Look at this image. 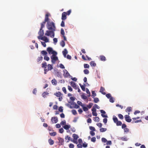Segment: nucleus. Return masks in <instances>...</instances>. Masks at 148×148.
<instances>
[{
	"label": "nucleus",
	"instance_id": "a878e982",
	"mask_svg": "<svg viewBox=\"0 0 148 148\" xmlns=\"http://www.w3.org/2000/svg\"><path fill=\"white\" fill-rule=\"evenodd\" d=\"M49 143L50 145H53L54 143V141L51 139H50L48 140Z\"/></svg>",
	"mask_w": 148,
	"mask_h": 148
},
{
	"label": "nucleus",
	"instance_id": "f3484780",
	"mask_svg": "<svg viewBox=\"0 0 148 148\" xmlns=\"http://www.w3.org/2000/svg\"><path fill=\"white\" fill-rule=\"evenodd\" d=\"M62 53L64 57L66 58V55L68 53V51L66 49H64V51H63Z\"/></svg>",
	"mask_w": 148,
	"mask_h": 148
},
{
	"label": "nucleus",
	"instance_id": "20e7f679",
	"mask_svg": "<svg viewBox=\"0 0 148 148\" xmlns=\"http://www.w3.org/2000/svg\"><path fill=\"white\" fill-rule=\"evenodd\" d=\"M56 54H53L51 56V61L53 64H55L56 61L58 60V57L56 56Z\"/></svg>",
	"mask_w": 148,
	"mask_h": 148
},
{
	"label": "nucleus",
	"instance_id": "7ed1b4c3",
	"mask_svg": "<svg viewBox=\"0 0 148 148\" xmlns=\"http://www.w3.org/2000/svg\"><path fill=\"white\" fill-rule=\"evenodd\" d=\"M54 95L56 97H59L58 100L60 101H61L62 100L63 94L61 92H56L54 93Z\"/></svg>",
	"mask_w": 148,
	"mask_h": 148
},
{
	"label": "nucleus",
	"instance_id": "cd10ccee",
	"mask_svg": "<svg viewBox=\"0 0 148 148\" xmlns=\"http://www.w3.org/2000/svg\"><path fill=\"white\" fill-rule=\"evenodd\" d=\"M131 110L132 108L131 107H127L125 110V111L127 112H130L131 111Z\"/></svg>",
	"mask_w": 148,
	"mask_h": 148
},
{
	"label": "nucleus",
	"instance_id": "a18cd8bd",
	"mask_svg": "<svg viewBox=\"0 0 148 148\" xmlns=\"http://www.w3.org/2000/svg\"><path fill=\"white\" fill-rule=\"evenodd\" d=\"M86 92L88 94V96L90 97V93L88 89V88H86Z\"/></svg>",
	"mask_w": 148,
	"mask_h": 148
},
{
	"label": "nucleus",
	"instance_id": "2f4dec72",
	"mask_svg": "<svg viewBox=\"0 0 148 148\" xmlns=\"http://www.w3.org/2000/svg\"><path fill=\"white\" fill-rule=\"evenodd\" d=\"M92 97L93 98H94L95 96H96V94L95 93V91H92Z\"/></svg>",
	"mask_w": 148,
	"mask_h": 148
},
{
	"label": "nucleus",
	"instance_id": "0eeeda50",
	"mask_svg": "<svg viewBox=\"0 0 148 148\" xmlns=\"http://www.w3.org/2000/svg\"><path fill=\"white\" fill-rule=\"evenodd\" d=\"M130 113H128V114H129ZM125 121L127 122H130L132 121L131 119L130 118V116L129 115H126L125 116Z\"/></svg>",
	"mask_w": 148,
	"mask_h": 148
},
{
	"label": "nucleus",
	"instance_id": "774afa93",
	"mask_svg": "<svg viewBox=\"0 0 148 148\" xmlns=\"http://www.w3.org/2000/svg\"><path fill=\"white\" fill-rule=\"evenodd\" d=\"M109 101L111 103H113L114 101L113 98L112 97L110 98Z\"/></svg>",
	"mask_w": 148,
	"mask_h": 148
},
{
	"label": "nucleus",
	"instance_id": "79ce46f5",
	"mask_svg": "<svg viewBox=\"0 0 148 148\" xmlns=\"http://www.w3.org/2000/svg\"><path fill=\"white\" fill-rule=\"evenodd\" d=\"M50 134L51 136H54L56 135V132H53L50 133Z\"/></svg>",
	"mask_w": 148,
	"mask_h": 148
},
{
	"label": "nucleus",
	"instance_id": "5fc2aeb1",
	"mask_svg": "<svg viewBox=\"0 0 148 148\" xmlns=\"http://www.w3.org/2000/svg\"><path fill=\"white\" fill-rule=\"evenodd\" d=\"M89 128H90V129L92 131H95V128L93 127L90 126Z\"/></svg>",
	"mask_w": 148,
	"mask_h": 148
},
{
	"label": "nucleus",
	"instance_id": "aec40b11",
	"mask_svg": "<svg viewBox=\"0 0 148 148\" xmlns=\"http://www.w3.org/2000/svg\"><path fill=\"white\" fill-rule=\"evenodd\" d=\"M71 104L72 105H75V106L74 107L75 108H78L79 107V106L77 105L76 103H75L74 102H72V103H71Z\"/></svg>",
	"mask_w": 148,
	"mask_h": 148
},
{
	"label": "nucleus",
	"instance_id": "6ab92c4d",
	"mask_svg": "<svg viewBox=\"0 0 148 148\" xmlns=\"http://www.w3.org/2000/svg\"><path fill=\"white\" fill-rule=\"evenodd\" d=\"M58 139L59 141V142L61 143V145L63 144L64 140L63 139L60 137H58Z\"/></svg>",
	"mask_w": 148,
	"mask_h": 148
},
{
	"label": "nucleus",
	"instance_id": "4468645a",
	"mask_svg": "<svg viewBox=\"0 0 148 148\" xmlns=\"http://www.w3.org/2000/svg\"><path fill=\"white\" fill-rule=\"evenodd\" d=\"M99 57L101 60L103 61H105L106 60V58L104 56L101 55Z\"/></svg>",
	"mask_w": 148,
	"mask_h": 148
},
{
	"label": "nucleus",
	"instance_id": "338daca9",
	"mask_svg": "<svg viewBox=\"0 0 148 148\" xmlns=\"http://www.w3.org/2000/svg\"><path fill=\"white\" fill-rule=\"evenodd\" d=\"M74 145L72 143H71L69 145V147L70 148H73L74 147Z\"/></svg>",
	"mask_w": 148,
	"mask_h": 148
},
{
	"label": "nucleus",
	"instance_id": "6e6552de",
	"mask_svg": "<svg viewBox=\"0 0 148 148\" xmlns=\"http://www.w3.org/2000/svg\"><path fill=\"white\" fill-rule=\"evenodd\" d=\"M51 120L52 123H56L58 121V118L57 117H52Z\"/></svg>",
	"mask_w": 148,
	"mask_h": 148
},
{
	"label": "nucleus",
	"instance_id": "473e14b6",
	"mask_svg": "<svg viewBox=\"0 0 148 148\" xmlns=\"http://www.w3.org/2000/svg\"><path fill=\"white\" fill-rule=\"evenodd\" d=\"M93 105V103H89V104L88 105H87L86 106L88 108L90 109V108Z\"/></svg>",
	"mask_w": 148,
	"mask_h": 148
},
{
	"label": "nucleus",
	"instance_id": "ea45409f",
	"mask_svg": "<svg viewBox=\"0 0 148 148\" xmlns=\"http://www.w3.org/2000/svg\"><path fill=\"white\" fill-rule=\"evenodd\" d=\"M120 139L123 141H127L128 140L127 138L126 137H121Z\"/></svg>",
	"mask_w": 148,
	"mask_h": 148
},
{
	"label": "nucleus",
	"instance_id": "bb28decb",
	"mask_svg": "<svg viewBox=\"0 0 148 148\" xmlns=\"http://www.w3.org/2000/svg\"><path fill=\"white\" fill-rule=\"evenodd\" d=\"M99 130L101 132H103L106 131L107 130V129L106 128L101 127L100 129Z\"/></svg>",
	"mask_w": 148,
	"mask_h": 148
},
{
	"label": "nucleus",
	"instance_id": "412c9836",
	"mask_svg": "<svg viewBox=\"0 0 148 148\" xmlns=\"http://www.w3.org/2000/svg\"><path fill=\"white\" fill-rule=\"evenodd\" d=\"M90 64L91 66H95L96 65V64L94 61H92L90 62Z\"/></svg>",
	"mask_w": 148,
	"mask_h": 148
},
{
	"label": "nucleus",
	"instance_id": "393cba45",
	"mask_svg": "<svg viewBox=\"0 0 148 148\" xmlns=\"http://www.w3.org/2000/svg\"><path fill=\"white\" fill-rule=\"evenodd\" d=\"M113 119L114 122L115 123L118 121L117 118L115 116H113Z\"/></svg>",
	"mask_w": 148,
	"mask_h": 148
},
{
	"label": "nucleus",
	"instance_id": "b1692460",
	"mask_svg": "<svg viewBox=\"0 0 148 148\" xmlns=\"http://www.w3.org/2000/svg\"><path fill=\"white\" fill-rule=\"evenodd\" d=\"M73 139L76 140H77L78 138H79L78 135L75 134H73Z\"/></svg>",
	"mask_w": 148,
	"mask_h": 148
},
{
	"label": "nucleus",
	"instance_id": "ddd939ff",
	"mask_svg": "<svg viewBox=\"0 0 148 148\" xmlns=\"http://www.w3.org/2000/svg\"><path fill=\"white\" fill-rule=\"evenodd\" d=\"M64 75L65 77H68L70 75L69 73L66 70H64Z\"/></svg>",
	"mask_w": 148,
	"mask_h": 148
},
{
	"label": "nucleus",
	"instance_id": "1a4fd4ad",
	"mask_svg": "<svg viewBox=\"0 0 148 148\" xmlns=\"http://www.w3.org/2000/svg\"><path fill=\"white\" fill-rule=\"evenodd\" d=\"M67 13L66 12H63L62 14V19L65 20L66 18Z\"/></svg>",
	"mask_w": 148,
	"mask_h": 148
},
{
	"label": "nucleus",
	"instance_id": "e433bc0d",
	"mask_svg": "<svg viewBox=\"0 0 148 148\" xmlns=\"http://www.w3.org/2000/svg\"><path fill=\"white\" fill-rule=\"evenodd\" d=\"M41 53L43 55H45V56L47 55V52L45 51H41Z\"/></svg>",
	"mask_w": 148,
	"mask_h": 148
},
{
	"label": "nucleus",
	"instance_id": "8fccbe9b",
	"mask_svg": "<svg viewBox=\"0 0 148 148\" xmlns=\"http://www.w3.org/2000/svg\"><path fill=\"white\" fill-rule=\"evenodd\" d=\"M61 34L62 35H63V36L64 35L65 33L64 32V29L63 28H62L61 29Z\"/></svg>",
	"mask_w": 148,
	"mask_h": 148
},
{
	"label": "nucleus",
	"instance_id": "9d476101",
	"mask_svg": "<svg viewBox=\"0 0 148 148\" xmlns=\"http://www.w3.org/2000/svg\"><path fill=\"white\" fill-rule=\"evenodd\" d=\"M38 34L39 36H38L42 37L44 34V30L42 29H40L39 32H38Z\"/></svg>",
	"mask_w": 148,
	"mask_h": 148
},
{
	"label": "nucleus",
	"instance_id": "4be33fe9",
	"mask_svg": "<svg viewBox=\"0 0 148 148\" xmlns=\"http://www.w3.org/2000/svg\"><path fill=\"white\" fill-rule=\"evenodd\" d=\"M52 84L53 85H56L57 84V81L55 79H53L51 81Z\"/></svg>",
	"mask_w": 148,
	"mask_h": 148
},
{
	"label": "nucleus",
	"instance_id": "37998d69",
	"mask_svg": "<svg viewBox=\"0 0 148 148\" xmlns=\"http://www.w3.org/2000/svg\"><path fill=\"white\" fill-rule=\"evenodd\" d=\"M82 107L83 108V110L84 111L86 112L88 110V108H87V107H85L84 106H83V107Z\"/></svg>",
	"mask_w": 148,
	"mask_h": 148
},
{
	"label": "nucleus",
	"instance_id": "f257e3e1",
	"mask_svg": "<svg viewBox=\"0 0 148 148\" xmlns=\"http://www.w3.org/2000/svg\"><path fill=\"white\" fill-rule=\"evenodd\" d=\"M47 27L49 30H56V27L54 23L53 22H48L47 23Z\"/></svg>",
	"mask_w": 148,
	"mask_h": 148
},
{
	"label": "nucleus",
	"instance_id": "423d86ee",
	"mask_svg": "<svg viewBox=\"0 0 148 148\" xmlns=\"http://www.w3.org/2000/svg\"><path fill=\"white\" fill-rule=\"evenodd\" d=\"M38 39L39 40H41L44 41H45V42H49V40L47 37L45 36H42L41 37L40 36H38Z\"/></svg>",
	"mask_w": 148,
	"mask_h": 148
},
{
	"label": "nucleus",
	"instance_id": "4c0bfd02",
	"mask_svg": "<svg viewBox=\"0 0 148 148\" xmlns=\"http://www.w3.org/2000/svg\"><path fill=\"white\" fill-rule=\"evenodd\" d=\"M60 45L62 47H63L65 45V43L64 40H62L60 42Z\"/></svg>",
	"mask_w": 148,
	"mask_h": 148
},
{
	"label": "nucleus",
	"instance_id": "f03ea898",
	"mask_svg": "<svg viewBox=\"0 0 148 148\" xmlns=\"http://www.w3.org/2000/svg\"><path fill=\"white\" fill-rule=\"evenodd\" d=\"M55 31L53 30H47L46 32L45 35L47 36H50L51 38H53L54 37Z\"/></svg>",
	"mask_w": 148,
	"mask_h": 148
},
{
	"label": "nucleus",
	"instance_id": "6e6d98bb",
	"mask_svg": "<svg viewBox=\"0 0 148 148\" xmlns=\"http://www.w3.org/2000/svg\"><path fill=\"white\" fill-rule=\"evenodd\" d=\"M106 96L108 99L110 98H111L112 97L110 93H108V94H106Z\"/></svg>",
	"mask_w": 148,
	"mask_h": 148
},
{
	"label": "nucleus",
	"instance_id": "c9c22d12",
	"mask_svg": "<svg viewBox=\"0 0 148 148\" xmlns=\"http://www.w3.org/2000/svg\"><path fill=\"white\" fill-rule=\"evenodd\" d=\"M94 101L95 103H97L99 101V99L98 98L94 97Z\"/></svg>",
	"mask_w": 148,
	"mask_h": 148
},
{
	"label": "nucleus",
	"instance_id": "bf43d9fd",
	"mask_svg": "<svg viewBox=\"0 0 148 148\" xmlns=\"http://www.w3.org/2000/svg\"><path fill=\"white\" fill-rule=\"evenodd\" d=\"M122 128L123 129H124L125 128H126L127 125L125 124H122Z\"/></svg>",
	"mask_w": 148,
	"mask_h": 148
},
{
	"label": "nucleus",
	"instance_id": "f704fd0d",
	"mask_svg": "<svg viewBox=\"0 0 148 148\" xmlns=\"http://www.w3.org/2000/svg\"><path fill=\"white\" fill-rule=\"evenodd\" d=\"M116 125L117 126H121L122 124V123L120 121H118L116 123Z\"/></svg>",
	"mask_w": 148,
	"mask_h": 148
},
{
	"label": "nucleus",
	"instance_id": "4d7b16f0",
	"mask_svg": "<svg viewBox=\"0 0 148 148\" xmlns=\"http://www.w3.org/2000/svg\"><path fill=\"white\" fill-rule=\"evenodd\" d=\"M101 140L102 141L103 143H106L107 141L106 139L104 138H102Z\"/></svg>",
	"mask_w": 148,
	"mask_h": 148
},
{
	"label": "nucleus",
	"instance_id": "f8f14e48",
	"mask_svg": "<svg viewBox=\"0 0 148 148\" xmlns=\"http://www.w3.org/2000/svg\"><path fill=\"white\" fill-rule=\"evenodd\" d=\"M105 89L104 88L101 86V87L100 92H101L102 94L105 95L106 94V93L104 92L105 91Z\"/></svg>",
	"mask_w": 148,
	"mask_h": 148
},
{
	"label": "nucleus",
	"instance_id": "3c124183",
	"mask_svg": "<svg viewBox=\"0 0 148 148\" xmlns=\"http://www.w3.org/2000/svg\"><path fill=\"white\" fill-rule=\"evenodd\" d=\"M84 67L85 68H88L89 67V65L88 64H84Z\"/></svg>",
	"mask_w": 148,
	"mask_h": 148
},
{
	"label": "nucleus",
	"instance_id": "09e8293b",
	"mask_svg": "<svg viewBox=\"0 0 148 148\" xmlns=\"http://www.w3.org/2000/svg\"><path fill=\"white\" fill-rule=\"evenodd\" d=\"M44 59L45 60L48 61L49 60V57L47 56L46 55L44 56Z\"/></svg>",
	"mask_w": 148,
	"mask_h": 148
},
{
	"label": "nucleus",
	"instance_id": "c756f323",
	"mask_svg": "<svg viewBox=\"0 0 148 148\" xmlns=\"http://www.w3.org/2000/svg\"><path fill=\"white\" fill-rule=\"evenodd\" d=\"M47 66H48L47 70L48 71L51 70L53 69L52 66L50 64H48V65Z\"/></svg>",
	"mask_w": 148,
	"mask_h": 148
},
{
	"label": "nucleus",
	"instance_id": "dca6fc26",
	"mask_svg": "<svg viewBox=\"0 0 148 148\" xmlns=\"http://www.w3.org/2000/svg\"><path fill=\"white\" fill-rule=\"evenodd\" d=\"M49 17V14H47L45 15V18L44 20V21H45V22H47V23L48 22H49V18H48Z\"/></svg>",
	"mask_w": 148,
	"mask_h": 148
},
{
	"label": "nucleus",
	"instance_id": "a19ab883",
	"mask_svg": "<svg viewBox=\"0 0 148 148\" xmlns=\"http://www.w3.org/2000/svg\"><path fill=\"white\" fill-rule=\"evenodd\" d=\"M81 97L82 99H87V97L84 94H83L81 95Z\"/></svg>",
	"mask_w": 148,
	"mask_h": 148
},
{
	"label": "nucleus",
	"instance_id": "e2e57ef3",
	"mask_svg": "<svg viewBox=\"0 0 148 148\" xmlns=\"http://www.w3.org/2000/svg\"><path fill=\"white\" fill-rule=\"evenodd\" d=\"M96 138L95 137H93L91 138V141L92 142H95L96 141Z\"/></svg>",
	"mask_w": 148,
	"mask_h": 148
},
{
	"label": "nucleus",
	"instance_id": "69168bd1",
	"mask_svg": "<svg viewBox=\"0 0 148 148\" xmlns=\"http://www.w3.org/2000/svg\"><path fill=\"white\" fill-rule=\"evenodd\" d=\"M87 122L88 123H91L92 122V120L90 118H88L87 119Z\"/></svg>",
	"mask_w": 148,
	"mask_h": 148
},
{
	"label": "nucleus",
	"instance_id": "680f3d73",
	"mask_svg": "<svg viewBox=\"0 0 148 148\" xmlns=\"http://www.w3.org/2000/svg\"><path fill=\"white\" fill-rule=\"evenodd\" d=\"M62 90L63 92L65 93L66 94V88L65 87H63L62 88Z\"/></svg>",
	"mask_w": 148,
	"mask_h": 148
},
{
	"label": "nucleus",
	"instance_id": "0e129e2a",
	"mask_svg": "<svg viewBox=\"0 0 148 148\" xmlns=\"http://www.w3.org/2000/svg\"><path fill=\"white\" fill-rule=\"evenodd\" d=\"M53 41L54 43L55 44H56V43L58 41L57 38H54L53 39Z\"/></svg>",
	"mask_w": 148,
	"mask_h": 148
},
{
	"label": "nucleus",
	"instance_id": "7c9ffc66",
	"mask_svg": "<svg viewBox=\"0 0 148 148\" xmlns=\"http://www.w3.org/2000/svg\"><path fill=\"white\" fill-rule=\"evenodd\" d=\"M49 93L47 92H44L42 94V96L45 98L46 97V95H48Z\"/></svg>",
	"mask_w": 148,
	"mask_h": 148
},
{
	"label": "nucleus",
	"instance_id": "39448f33",
	"mask_svg": "<svg viewBox=\"0 0 148 148\" xmlns=\"http://www.w3.org/2000/svg\"><path fill=\"white\" fill-rule=\"evenodd\" d=\"M47 51L49 54H57V53L56 51H53L51 47H49L47 48Z\"/></svg>",
	"mask_w": 148,
	"mask_h": 148
},
{
	"label": "nucleus",
	"instance_id": "9b49d317",
	"mask_svg": "<svg viewBox=\"0 0 148 148\" xmlns=\"http://www.w3.org/2000/svg\"><path fill=\"white\" fill-rule=\"evenodd\" d=\"M100 112L101 113H102L101 115L102 116V117L104 118H106L108 117V116H107V115H104L103 114H106V113L105 111L103 110H101Z\"/></svg>",
	"mask_w": 148,
	"mask_h": 148
},
{
	"label": "nucleus",
	"instance_id": "72a5a7b5",
	"mask_svg": "<svg viewBox=\"0 0 148 148\" xmlns=\"http://www.w3.org/2000/svg\"><path fill=\"white\" fill-rule=\"evenodd\" d=\"M42 68H44L45 69H46L47 67V63L46 62H44L42 63Z\"/></svg>",
	"mask_w": 148,
	"mask_h": 148
},
{
	"label": "nucleus",
	"instance_id": "13d9d810",
	"mask_svg": "<svg viewBox=\"0 0 148 148\" xmlns=\"http://www.w3.org/2000/svg\"><path fill=\"white\" fill-rule=\"evenodd\" d=\"M66 121L65 120L62 121L60 123V124L62 125H64L66 124Z\"/></svg>",
	"mask_w": 148,
	"mask_h": 148
},
{
	"label": "nucleus",
	"instance_id": "052dcab7",
	"mask_svg": "<svg viewBox=\"0 0 148 148\" xmlns=\"http://www.w3.org/2000/svg\"><path fill=\"white\" fill-rule=\"evenodd\" d=\"M64 130L63 128H61L59 130V132L61 133H62L63 132Z\"/></svg>",
	"mask_w": 148,
	"mask_h": 148
},
{
	"label": "nucleus",
	"instance_id": "de8ad7c7",
	"mask_svg": "<svg viewBox=\"0 0 148 148\" xmlns=\"http://www.w3.org/2000/svg\"><path fill=\"white\" fill-rule=\"evenodd\" d=\"M94 120L95 121L99 122V118L98 117H95Z\"/></svg>",
	"mask_w": 148,
	"mask_h": 148
},
{
	"label": "nucleus",
	"instance_id": "c03bdc74",
	"mask_svg": "<svg viewBox=\"0 0 148 148\" xmlns=\"http://www.w3.org/2000/svg\"><path fill=\"white\" fill-rule=\"evenodd\" d=\"M84 72L85 74H88L89 73V71L87 69L84 70Z\"/></svg>",
	"mask_w": 148,
	"mask_h": 148
},
{
	"label": "nucleus",
	"instance_id": "603ef678",
	"mask_svg": "<svg viewBox=\"0 0 148 148\" xmlns=\"http://www.w3.org/2000/svg\"><path fill=\"white\" fill-rule=\"evenodd\" d=\"M119 117L121 119H123V115L121 114H118Z\"/></svg>",
	"mask_w": 148,
	"mask_h": 148
},
{
	"label": "nucleus",
	"instance_id": "5701e85b",
	"mask_svg": "<svg viewBox=\"0 0 148 148\" xmlns=\"http://www.w3.org/2000/svg\"><path fill=\"white\" fill-rule=\"evenodd\" d=\"M79 85L81 87L83 91H85V85L84 84V85H82L81 84H79Z\"/></svg>",
	"mask_w": 148,
	"mask_h": 148
},
{
	"label": "nucleus",
	"instance_id": "864d4df0",
	"mask_svg": "<svg viewBox=\"0 0 148 148\" xmlns=\"http://www.w3.org/2000/svg\"><path fill=\"white\" fill-rule=\"evenodd\" d=\"M77 103L79 105L81 106L82 107H83L84 106L83 104L82 103V102L79 101H77Z\"/></svg>",
	"mask_w": 148,
	"mask_h": 148
},
{
	"label": "nucleus",
	"instance_id": "c85d7f7f",
	"mask_svg": "<svg viewBox=\"0 0 148 148\" xmlns=\"http://www.w3.org/2000/svg\"><path fill=\"white\" fill-rule=\"evenodd\" d=\"M70 137H69V136L68 135H67L65 137V140H68L67 141H66V142H69V140H70Z\"/></svg>",
	"mask_w": 148,
	"mask_h": 148
},
{
	"label": "nucleus",
	"instance_id": "a211bd4d",
	"mask_svg": "<svg viewBox=\"0 0 148 148\" xmlns=\"http://www.w3.org/2000/svg\"><path fill=\"white\" fill-rule=\"evenodd\" d=\"M64 129L66 130H69V128L71 127V125H65L63 127Z\"/></svg>",
	"mask_w": 148,
	"mask_h": 148
},
{
	"label": "nucleus",
	"instance_id": "49530a36",
	"mask_svg": "<svg viewBox=\"0 0 148 148\" xmlns=\"http://www.w3.org/2000/svg\"><path fill=\"white\" fill-rule=\"evenodd\" d=\"M72 114L74 115H75L77 114V113L76 110H72L71 111Z\"/></svg>",
	"mask_w": 148,
	"mask_h": 148
},
{
	"label": "nucleus",
	"instance_id": "2eb2a0df",
	"mask_svg": "<svg viewBox=\"0 0 148 148\" xmlns=\"http://www.w3.org/2000/svg\"><path fill=\"white\" fill-rule=\"evenodd\" d=\"M71 86L74 88L76 89V85L75 83L73 82H71Z\"/></svg>",
	"mask_w": 148,
	"mask_h": 148
},
{
	"label": "nucleus",
	"instance_id": "58836bf2",
	"mask_svg": "<svg viewBox=\"0 0 148 148\" xmlns=\"http://www.w3.org/2000/svg\"><path fill=\"white\" fill-rule=\"evenodd\" d=\"M123 130L124 132L126 133H127L129 132L130 131L129 129L127 127L124 129Z\"/></svg>",
	"mask_w": 148,
	"mask_h": 148
}]
</instances>
